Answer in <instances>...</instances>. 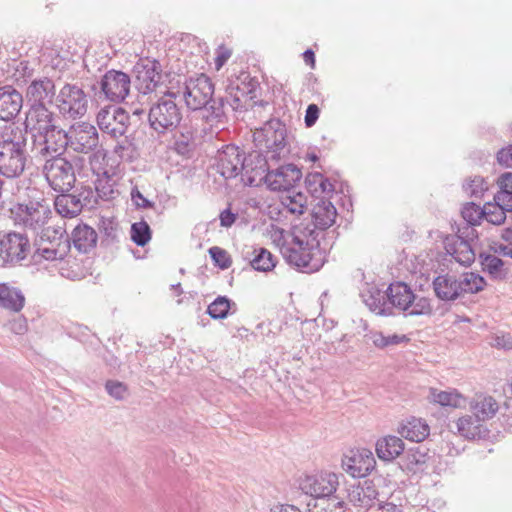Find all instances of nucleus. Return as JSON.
<instances>
[{"label":"nucleus","mask_w":512,"mask_h":512,"mask_svg":"<svg viewBox=\"0 0 512 512\" xmlns=\"http://www.w3.org/2000/svg\"><path fill=\"white\" fill-rule=\"evenodd\" d=\"M336 216L335 206L328 200L320 199L313 207L312 220L293 226L291 243L281 247L286 261L304 273L319 271L336 238L335 230H329Z\"/></svg>","instance_id":"obj_1"},{"label":"nucleus","mask_w":512,"mask_h":512,"mask_svg":"<svg viewBox=\"0 0 512 512\" xmlns=\"http://www.w3.org/2000/svg\"><path fill=\"white\" fill-rule=\"evenodd\" d=\"M466 224L459 228L456 234L446 235L443 239V245L446 253L462 266H470L475 260V252L471 246V241L477 237L473 226L480 224L483 219V207L470 202L464 205L461 211Z\"/></svg>","instance_id":"obj_2"},{"label":"nucleus","mask_w":512,"mask_h":512,"mask_svg":"<svg viewBox=\"0 0 512 512\" xmlns=\"http://www.w3.org/2000/svg\"><path fill=\"white\" fill-rule=\"evenodd\" d=\"M27 136L19 128L0 133V174L7 178L19 177L27 162Z\"/></svg>","instance_id":"obj_3"},{"label":"nucleus","mask_w":512,"mask_h":512,"mask_svg":"<svg viewBox=\"0 0 512 512\" xmlns=\"http://www.w3.org/2000/svg\"><path fill=\"white\" fill-rule=\"evenodd\" d=\"M50 214L51 210L49 207L41 202L18 203L10 209V217L15 226L22 227L24 230L33 233L41 231V238H50L51 233L54 234L53 237L58 235V238H62L64 235L63 227L44 228Z\"/></svg>","instance_id":"obj_4"},{"label":"nucleus","mask_w":512,"mask_h":512,"mask_svg":"<svg viewBox=\"0 0 512 512\" xmlns=\"http://www.w3.org/2000/svg\"><path fill=\"white\" fill-rule=\"evenodd\" d=\"M176 98L175 91L167 90L150 106L148 124L158 136L173 133L182 121V109L176 103Z\"/></svg>","instance_id":"obj_5"},{"label":"nucleus","mask_w":512,"mask_h":512,"mask_svg":"<svg viewBox=\"0 0 512 512\" xmlns=\"http://www.w3.org/2000/svg\"><path fill=\"white\" fill-rule=\"evenodd\" d=\"M253 142L257 150L279 162L288 152L286 125L279 119L267 121L253 133Z\"/></svg>","instance_id":"obj_6"},{"label":"nucleus","mask_w":512,"mask_h":512,"mask_svg":"<svg viewBox=\"0 0 512 512\" xmlns=\"http://www.w3.org/2000/svg\"><path fill=\"white\" fill-rule=\"evenodd\" d=\"M387 291V302L391 306L405 312L406 316L429 315L432 312L430 302L425 297H418L404 282L391 283Z\"/></svg>","instance_id":"obj_7"},{"label":"nucleus","mask_w":512,"mask_h":512,"mask_svg":"<svg viewBox=\"0 0 512 512\" xmlns=\"http://www.w3.org/2000/svg\"><path fill=\"white\" fill-rule=\"evenodd\" d=\"M42 172L49 186L56 192H68L75 185V166L64 155L47 158Z\"/></svg>","instance_id":"obj_8"},{"label":"nucleus","mask_w":512,"mask_h":512,"mask_svg":"<svg viewBox=\"0 0 512 512\" xmlns=\"http://www.w3.org/2000/svg\"><path fill=\"white\" fill-rule=\"evenodd\" d=\"M55 106L63 118L76 120L86 114L88 97L78 84L65 83L56 95Z\"/></svg>","instance_id":"obj_9"},{"label":"nucleus","mask_w":512,"mask_h":512,"mask_svg":"<svg viewBox=\"0 0 512 512\" xmlns=\"http://www.w3.org/2000/svg\"><path fill=\"white\" fill-rule=\"evenodd\" d=\"M175 93L177 97L182 96L188 109L196 111L209 103L214 95V85L207 75L200 74L186 78Z\"/></svg>","instance_id":"obj_10"},{"label":"nucleus","mask_w":512,"mask_h":512,"mask_svg":"<svg viewBox=\"0 0 512 512\" xmlns=\"http://www.w3.org/2000/svg\"><path fill=\"white\" fill-rule=\"evenodd\" d=\"M131 87L130 76L120 70L111 69L105 72L94 86L96 96L101 100L121 103L129 95Z\"/></svg>","instance_id":"obj_11"},{"label":"nucleus","mask_w":512,"mask_h":512,"mask_svg":"<svg viewBox=\"0 0 512 512\" xmlns=\"http://www.w3.org/2000/svg\"><path fill=\"white\" fill-rule=\"evenodd\" d=\"M31 141L35 156L46 160L53 155H64L68 145L67 131L55 124L36 135L32 134Z\"/></svg>","instance_id":"obj_12"},{"label":"nucleus","mask_w":512,"mask_h":512,"mask_svg":"<svg viewBox=\"0 0 512 512\" xmlns=\"http://www.w3.org/2000/svg\"><path fill=\"white\" fill-rule=\"evenodd\" d=\"M30 241L25 234L9 232L0 236V263L2 267L20 265L30 253Z\"/></svg>","instance_id":"obj_13"},{"label":"nucleus","mask_w":512,"mask_h":512,"mask_svg":"<svg viewBox=\"0 0 512 512\" xmlns=\"http://www.w3.org/2000/svg\"><path fill=\"white\" fill-rule=\"evenodd\" d=\"M106 162V154L98 151L89 156V163L93 174L96 176L94 182L95 192L97 196L105 201L114 198L117 191L115 190V172L112 167H108Z\"/></svg>","instance_id":"obj_14"},{"label":"nucleus","mask_w":512,"mask_h":512,"mask_svg":"<svg viewBox=\"0 0 512 512\" xmlns=\"http://www.w3.org/2000/svg\"><path fill=\"white\" fill-rule=\"evenodd\" d=\"M67 148L75 153L94 154L99 146V133L97 128L88 123L80 122L70 126L67 130Z\"/></svg>","instance_id":"obj_15"},{"label":"nucleus","mask_w":512,"mask_h":512,"mask_svg":"<svg viewBox=\"0 0 512 512\" xmlns=\"http://www.w3.org/2000/svg\"><path fill=\"white\" fill-rule=\"evenodd\" d=\"M96 120L99 129L113 139L125 136L130 126L128 112L116 105L101 108Z\"/></svg>","instance_id":"obj_16"},{"label":"nucleus","mask_w":512,"mask_h":512,"mask_svg":"<svg viewBox=\"0 0 512 512\" xmlns=\"http://www.w3.org/2000/svg\"><path fill=\"white\" fill-rule=\"evenodd\" d=\"M277 164L276 160L256 148L245 156L242 182L251 187L266 184L271 168Z\"/></svg>","instance_id":"obj_17"},{"label":"nucleus","mask_w":512,"mask_h":512,"mask_svg":"<svg viewBox=\"0 0 512 512\" xmlns=\"http://www.w3.org/2000/svg\"><path fill=\"white\" fill-rule=\"evenodd\" d=\"M54 200L56 212L64 218L78 216L85 206L91 204L93 191L90 187L76 188L73 193L59 192Z\"/></svg>","instance_id":"obj_18"},{"label":"nucleus","mask_w":512,"mask_h":512,"mask_svg":"<svg viewBox=\"0 0 512 512\" xmlns=\"http://www.w3.org/2000/svg\"><path fill=\"white\" fill-rule=\"evenodd\" d=\"M338 485L337 474L331 472L307 475L299 482V488L303 493L311 496L314 502L334 494Z\"/></svg>","instance_id":"obj_19"},{"label":"nucleus","mask_w":512,"mask_h":512,"mask_svg":"<svg viewBox=\"0 0 512 512\" xmlns=\"http://www.w3.org/2000/svg\"><path fill=\"white\" fill-rule=\"evenodd\" d=\"M376 460L368 449L350 450L342 458V468L353 478H364L375 468Z\"/></svg>","instance_id":"obj_20"},{"label":"nucleus","mask_w":512,"mask_h":512,"mask_svg":"<svg viewBox=\"0 0 512 512\" xmlns=\"http://www.w3.org/2000/svg\"><path fill=\"white\" fill-rule=\"evenodd\" d=\"M161 64L157 60L141 59L134 67L135 86L139 93H152L161 81Z\"/></svg>","instance_id":"obj_21"},{"label":"nucleus","mask_w":512,"mask_h":512,"mask_svg":"<svg viewBox=\"0 0 512 512\" xmlns=\"http://www.w3.org/2000/svg\"><path fill=\"white\" fill-rule=\"evenodd\" d=\"M246 153L238 146L227 145L219 151L217 170L225 179H232L238 175L243 178Z\"/></svg>","instance_id":"obj_22"},{"label":"nucleus","mask_w":512,"mask_h":512,"mask_svg":"<svg viewBox=\"0 0 512 512\" xmlns=\"http://www.w3.org/2000/svg\"><path fill=\"white\" fill-rule=\"evenodd\" d=\"M380 478L364 479L353 485L348 492L349 501L355 506L369 510L379 503Z\"/></svg>","instance_id":"obj_23"},{"label":"nucleus","mask_w":512,"mask_h":512,"mask_svg":"<svg viewBox=\"0 0 512 512\" xmlns=\"http://www.w3.org/2000/svg\"><path fill=\"white\" fill-rule=\"evenodd\" d=\"M27 111L25 113L24 131L23 133L37 134L45 129L55 125L54 113L48 108L47 105H32L27 104Z\"/></svg>","instance_id":"obj_24"},{"label":"nucleus","mask_w":512,"mask_h":512,"mask_svg":"<svg viewBox=\"0 0 512 512\" xmlns=\"http://www.w3.org/2000/svg\"><path fill=\"white\" fill-rule=\"evenodd\" d=\"M301 178V169L295 164L290 163L276 168L273 166L268 174L266 185L269 189L274 191L285 190L290 192V189L293 188Z\"/></svg>","instance_id":"obj_25"},{"label":"nucleus","mask_w":512,"mask_h":512,"mask_svg":"<svg viewBox=\"0 0 512 512\" xmlns=\"http://www.w3.org/2000/svg\"><path fill=\"white\" fill-rule=\"evenodd\" d=\"M54 81L49 77H40L32 80L25 91L27 104L50 105L56 98Z\"/></svg>","instance_id":"obj_26"},{"label":"nucleus","mask_w":512,"mask_h":512,"mask_svg":"<svg viewBox=\"0 0 512 512\" xmlns=\"http://www.w3.org/2000/svg\"><path fill=\"white\" fill-rule=\"evenodd\" d=\"M23 95L11 85L0 87V120L11 121L21 111Z\"/></svg>","instance_id":"obj_27"},{"label":"nucleus","mask_w":512,"mask_h":512,"mask_svg":"<svg viewBox=\"0 0 512 512\" xmlns=\"http://www.w3.org/2000/svg\"><path fill=\"white\" fill-rule=\"evenodd\" d=\"M360 295L371 312L382 316L391 315V306L387 302V291L372 285L365 287Z\"/></svg>","instance_id":"obj_28"},{"label":"nucleus","mask_w":512,"mask_h":512,"mask_svg":"<svg viewBox=\"0 0 512 512\" xmlns=\"http://www.w3.org/2000/svg\"><path fill=\"white\" fill-rule=\"evenodd\" d=\"M226 98L222 96L211 97L209 103L201 110L202 118L210 126H223L227 122Z\"/></svg>","instance_id":"obj_29"},{"label":"nucleus","mask_w":512,"mask_h":512,"mask_svg":"<svg viewBox=\"0 0 512 512\" xmlns=\"http://www.w3.org/2000/svg\"><path fill=\"white\" fill-rule=\"evenodd\" d=\"M69 239L78 252L87 254L96 247L98 234L89 225L79 224L73 229Z\"/></svg>","instance_id":"obj_30"},{"label":"nucleus","mask_w":512,"mask_h":512,"mask_svg":"<svg viewBox=\"0 0 512 512\" xmlns=\"http://www.w3.org/2000/svg\"><path fill=\"white\" fill-rule=\"evenodd\" d=\"M457 277L450 274L438 275L433 280V289L437 298L442 301H454L459 297Z\"/></svg>","instance_id":"obj_31"},{"label":"nucleus","mask_w":512,"mask_h":512,"mask_svg":"<svg viewBox=\"0 0 512 512\" xmlns=\"http://www.w3.org/2000/svg\"><path fill=\"white\" fill-rule=\"evenodd\" d=\"M25 304V297L19 288L0 283V307L18 313Z\"/></svg>","instance_id":"obj_32"},{"label":"nucleus","mask_w":512,"mask_h":512,"mask_svg":"<svg viewBox=\"0 0 512 512\" xmlns=\"http://www.w3.org/2000/svg\"><path fill=\"white\" fill-rule=\"evenodd\" d=\"M428 424L419 418L411 417L401 424L398 429L401 437L412 442H421L429 435Z\"/></svg>","instance_id":"obj_33"},{"label":"nucleus","mask_w":512,"mask_h":512,"mask_svg":"<svg viewBox=\"0 0 512 512\" xmlns=\"http://www.w3.org/2000/svg\"><path fill=\"white\" fill-rule=\"evenodd\" d=\"M404 451V442L400 437L388 435L376 442V453L384 461H392Z\"/></svg>","instance_id":"obj_34"},{"label":"nucleus","mask_w":512,"mask_h":512,"mask_svg":"<svg viewBox=\"0 0 512 512\" xmlns=\"http://www.w3.org/2000/svg\"><path fill=\"white\" fill-rule=\"evenodd\" d=\"M195 130L192 125L180 122L174 131V150L182 156L187 155L194 147Z\"/></svg>","instance_id":"obj_35"},{"label":"nucleus","mask_w":512,"mask_h":512,"mask_svg":"<svg viewBox=\"0 0 512 512\" xmlns=\"http://www.w3.org/2000/svg\"><path fill=\"white\" fill-rule=\"evenodd\" d=\"M243 85V88L239 85H237L236 88L231 86L226 95L222 96L227 100V110L231 109L232 111H242L244 109L243 98L254 93L257 87V82L251 79L248 84L243 83Z\"/></svg>","instance_id":"obj_36"},{"label":"nucleus","mask_w":512,"mask_h":512,"mask_svg":"<svg viewBox=\"0 0 512 512\" xmlns=\"http://www.w3.org/2000/svg\"><path fill=\"white\" fill-rule=\"evenodd\" d=\"M456 426L459 434L467 439L482 438L486 434L482 421L474 414L459 418Z\"/></svg>","instance_id":"obj_37"},{"label":"nucleus","mask_w":512,"mask_h":512,"mask_svg":"<svg viewBox=\"0 0 512 512\" xmlns=\"http://www.w3.org/2000/svg\"><path fill=\"white\" fill-rule=\"evenodd\" d=\"M457 282V285L459 286V297H462L465 294H476L482 291L487 284L483 276L474 272L463 273L459 278H457Z\"/></svg>","instance_id":"obj_38"},{"label":"nucleus","mask_w":512,"mask_h":512,"mask_svg":"<svg viewBox=\"0 0 512 512\" xmlns=\"http://www.w3.org/2000/svg\"><path fill=\"white\" fill-rule=\"evenodd\" d=\"M473 414L482 422L495 416L499 406L496 400L491 396L479 397L471 403Z\"/></svg>","instance_id":"obj_39"},{"label":"nucleus","mask_w":512,"mask_h":512,"mask_svg":"<svg viewBox=\"0 0 512 512\" xmlns=\"http://www.w3.org/2000/svg\"><path fill=\"white\" fill-rule=\"evenodd\" d=\"M53 236H54V234L51 233L49 239H59L58 235L56 237H53ZM61 239H65L64 242H63L62 247H60L61 243L58 244L57 248H54V247H39L35 251L34 258H38L39 257V258H42V259H45V260H48V261L62 260L65 257L68 249L70 248L69 237L66 234L65 230H64V235H63V237Z\"/></svg>","instance_id":"obj_40"},{"label":"nucleus","mask_w":512,"mask_h":512,"mask_svg":"<svg viewBox=\"0 0 512 512\" xmlns=\"http://www.w3.org/2000/svg\"><path fill=\"white\" fill-rule=\"evenodd\" d=\"M231 310L232 313L236 311V303L227 296H218L208 305L207 314L214 320H222Z\"/></svg>","instance_id":"obj_41"},{"label":"nucleus","mask_w":512,"mask_h":512,"mask_svg":"<svg viewBox=\"0 0 512 512\" xmlns=\"http://www.w3.org/2000/svg\"><path fill=\"white\" fill-rule=\"evenodd\" d=\"M479 259L482 270L488 273L493 279L502 280L506 278L507 273L503 270L504 262L501 258L493 254L481 253Z\"/></svg>","instance_id":"obj_42"},{"label":"nucleus","mask_w":512,"mask_h":512,"mask_svg":"<svg viewBox=\"0 0 512 512\" xmlns=\"http://www.w3.org/2000/svg\"><path fill=\"white\" fill-rule=\"evenodd\" d=\"M506 212L508 207L500 201L486 202L483 205V219L493 225H501L506 220Z\"/></svg>","instance_id":"obj_43"},{"label":"nucleus","mask_w":512,"mask_h":512,"mask_svg":"<svg viewBox=\"0 0 512 512\" xmlns=\"http://www.w3.org/2000/svg\"><path fill=\"white\" fill-rule=\"evenodd\" d=\"M253 253L254 257L251 259L250 264L254 270L268 272L275 267V257L266 248H256Z\"/></svg>","instance_id":"obj_44"},{"label":"nucleus","mask_w":512,"mask_h":512,"mask_svg":"<svg viewBox=\"0 0 512 512\" xmlns=\"http://www.w3.org/2000/svg\"><path fill=\"white\" fill-rule=\"evenodd\" d=\"M429 459L428 449L422 446L411 448L406 453L407 468L414 472L423 470V466Z\"/></svg>","instance_id":"obj_45"},{"label":"nucleus","mask_w":512,"mask_h":512,"mask_svg":"<svg viewBox=\"0 0 512 512\" xmlns=\"http://www.w3.org/2000/svg\"><path fill=\"white\" fill-rule=\"evenodd\" d=\"M310 512H345V506L343 500L332 494L316 500Z\"/></svg>","instance_id":"obj_46"},{"label":"nucleus","mask_w":512,"mask_h":512,"mask_svg":"<svg viewBox=\"0 0 512 512\" xmlns=\"http://www.w3.org/2000/svg\"><path fill=\"white\" fill-rule=\"evenodd\" d=\"M499 191L493 200L503 202L507 207L512 205V172L502 174L498 180Z\"/></svg>","instance_id":"obj_47"},{"label":"nucleus","mask_w":512,"mask_h":512,"mask_svg":"<svg viewBox=\"0 0 512 512\" xmlns=\"http://www.w3.org/2000/svg\"><path fill=\"white\" fill-rule=\"evenodd\" d=\"M130 237L137 246L144 247L152 238V230L144 220L134 222L130 228Z\"/></svg>","instance_id":"obj_48"},{"label":"nucleus","mask_w":512,"mask_h":512,"mask_svg":"<svg viewBox=\"0 0 512 512\" xmlns=\"http://www.w3.org/2000/svg\"><path fill=\"white\" fill-rule=\"evenodd\" d=\"M433 401L441 406L458 408L464 405L465 399L457 392L431 391Z\"/></svg>","instance_id":"obj_49"},{"label":"nucleus","mask_w":512,"mask_h":512,"mask_svg":"<svg viewBox=\"0 0 512 512\" xmlns=\"http://www.w3.org/2000/svg\"><path fill=\"white\" fill-rule=\"evenodd\" d=\"M305 197L301 193L291 195L289 192L287 195L282 196L281 205L287 212L291 214H302L305 210Z\"/></svg>","instance_id":"obj_50"},{"label":"nucleus","mask_w":512,"mask_h":512,"mask_svg":"<svg viewBox=\"0 0 512 512\" xmlns=\"http://www.w3.org/2000/svg\"><path fill=\"white\" fill-rule=\"evenodd\" d=\"M463 189L470 197L479 198L483 196L488 186L483 177L475 176L463 184Z\"/></svg>","instance_id":"obj_51"},{"label":"nucleus","mask_w":512,"mask_h":512,"mask_svg":"<svg viewBox=\"0 0 512 512\" xmlns=\"http://www.w3.org/2000/svg\"><path fill=\"white\" fill-rule=\"evenodd\" d=\"M105 390L117 401L124 400L129 395L127 385L118 380H107L105 383Z\"/></svg>","instance_id":"obj_52"},{"label":"nucleus","mask_w":512,"mask_h":512,"mask_svg":"<svg viewBox=\"0 0 512 512\" xmlns=\"http://www.w3.org/2000/svg\"><path fill=\"white\" fill-rule=\"evenodd\" d=\"M209 254L214 264L222 270L228 269L232 264V260L227 251L218 246L211 247Z\"/></svg>","instance_id":"obj_53"},{"label":"nucleus","mask_w":512,"mask_h":512,"mask_svg":"<svg viewBox=\"0 0 512 512\" xmlns=\"http://www.w3.org/2000/svg\"><path fill=\"white\" fill-rule=\"evenodd\" d=\"M131 200L137 208L147 209L154 207V202L144 197L137 187L131 190Z\"/></svg>","instance_id":"obj_54"},{"label":"nucleus","mask_w":512,"mask_h":512,"mask_svg":"<svg viewBox=\"0 0 512 512\" xmlns=\"http://www.w3.org/2000/svg\"><path fill=\"white\" fill-rule=\"evenodd\" d=\"M320 115V109L316 104H309L305 111L304 123L307 128L315 125Z\"/></svg>","instance_id":"obj_55"},{"label":"nucleus","mask_w":512,"mask_h":512,"mask_svg":"<svg viewBox=\"0 0 512 512\" xmlns=\"http://www.w3.org/2000/svg\"><path fill=\"white\" fill-rule=\"evenodd\" d=\"M322 174L321 173H310L305 178V186L311 195H316L318 193V185L319 181H321Z\"/></svg>","instance_id":"obj_56"},{"label":"nucleus","mask_w":512,"mask_h":512,"mask_svg":"<svg viewBox=\"0 0 512 512\" xmlns=\"http://www.w3.org/2000/svg\"><path fill=\"white\" fill-rule=\"evenodd\" d=\"M497 161L499 164L505 167H512V145L501 148L497 152Z\"/></svg>","instance_id":"obj_57"},{"label":"nucleus","mask_w":512,"mask_h":512,"mask_svg":"<svg viewBox=\"0 0 512 512\" xmlns=\"http://www.w3.org/2000/svg\"><path fill=\"white\" fill-rule=\"evenodd\" d=\"M491 344H492V346H494L496 348L510 350V349H512V337L509 334H501V335L496 334L492 338Z\"/></svg>","instance_id":"obj_58"},{"label":"nucleus","mask_w":512,"mask_h":512,"mask_svg":"<svg viewBox=\"0 0 512 512\" xmlns=\"http://www.w3.org/2000/svg\"><path fill=\"white\" fill-rule=\"evenodd\" d=\"M9 328L14 334L23 335L28 329L27 321L23 316H18L9 322Z\"/></svg>","instance_id":"obj_59"},{"label":"nucleus","mask_w":512,"mask_h":512,"mask_svg":"<svg viewBox=\"0 0 512 512\" xmlns=\"http://www.w3.org/2000/svg\"><path fill=\"white\" fill-rule=\"evenodd\" d=\"M334 191V185L323 175L321 177V181H319L318 185V193L313 195L316 198L324 199L322 195H327Z\"/></svg>","instance_id":"obj_60"},{"label":"nucleus","mask_w":512,"mask_h":512,"mask_svg":"<svg viewBox=\"0 0 512 512\" xmlns=\"http://www.w3.org/2000/svg\"><path fill=\"white\" fill-rule=\"evenodd\" d=\"M220 224L223 227H230L236 220V215L230 209H225L219 216Z\"/></svg>","instance_id":"obj_61"},{"label":"nucleus","mask_w":512,"mask_h":512,"mask_svg":"<svg viewBox=\"0 0 512 512\" xmlns=\"http://www.w3.org/2000/svg\"><path fill=\"white\" fill-rule=\"evenodd\" d=\"M16 72L20 74L22 77H30L32 76L34 69L30 66V62L26 60L20 61L16 68Z\"/></svg>","instance_id":"obj_62"},{"label":"nucleus","mask_w":512,"mask_h":512,"mask_svg":"<svg viewBox=\"0 0 512 512\" xmlns=\"http://www.w3.org/2000/svg\"><path fill=\"white\" fill-rule=\"evenodd\" d=\"M378 507L374 512H402L401 508L390 502H381L377 503Z\"/></svg>","instance_id":"obj_63"},{"label":"nucleus","mask_w":512,"mask_h":512,"mask_svg":"<svg viewBox=\"0 0 512 512\" xmlns=\"http://www.w3.org/2000/svg\"><path fill=\"white\" fill-rule=\"evenodd\" d=\"M230 56L231 52L228 49L221 47L215 59L217 69L221 68L230 58Z\"/></svg>","instance_id":"obj_64"}]
</instances>
